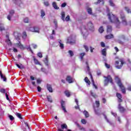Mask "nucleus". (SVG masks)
Masks as SVG:
<instances>
[{"mask_svg": "<svg viewBox=\"0 0 131 131\" xmlns=\"http://www.w3.org/2000/svg\"><path fill=\"white\" fill-rule=\"evenodd\" d=\"M34 62L36 65H41V64L39 63V61H38V60L36 59L35 58H34Z\"/></svg>", "mask_w": 131, "mask_h": 131, "instance_id": "nucleus-29", "label": "nucleus"}, {"mask_svg": "<svg viewBox=\"0 0 131 131\" xmlns=\"http://www.w3.org/2000/svg\"><path fill=\"white\" fill-rule=\"evenodd\" d=\"M61 128H59L58 129V131H64L63 130V129H67V128H68V126H67V124H62L61 125Z\"/></svg>", "mask_w": 131, "mask_h": 131, "instance_id": "nucleus-9", "label": "nucleus"}, {"mask_svg": "<svg viewBox=\"0 0 131 131\" xmlns=\"http://www.w3.org/2000/svg\"><path fill=\"white\" fill-rule=\"evenodd\" d=\"M105 79L104 80V85L105 86L108 85V83L110 82L112 84H113V81H112V78L111 76L108 75L107 77H104Z\"/></svg>", "mask_w": 131, "mask_h": 131, "instance_id": "nucleus-3", "label": "nucleus"}, {"mask_svg": "<svg viewBox=\"0 0 131 131\" xmlns=\"http://www.w3.org/2000/svg\"><path fill=\"white\" fill-rule=\"evenodd\" d=\"M105 66L106 68L109 69L110 68V64H107V63H105Z\"/></svg>", "mask_w": 131, "mask_h": 131, "instance_id": "nucleus-56", "label": "nucleus"}, {"mask_svg": "<svg viewBox=\"0 0 131 131\" xmlns=\"http://www.w3.org/2000/svg\"><path fill=\"white\" fill-rule=\"evenodd\" d=\"M118 108L120 112H121V113H123V112H124L125 111V108H124V107L122 106L121 104L120 103L119 104Z\"/></svg>", "mask_w": 131, "mask_h": 131, "instance_id": "nucleus-10", "label": "nucleus"}, {"mask_svg": "<svg viewBox=\"0 0 131 131\" xmlns=\"http://www.w3.org/2000/svg\"><path fill=\"white\" fill-rule=\"evenodd\" d=\"M101 3L102 5H104V0H98L97 2H96L95 5H98V4H100Z\"/></svg>", "mask_w": 131, "mask_h": 131, "instance_id": "nucleus-32", "label": "nucleus"}, {"mask_svg": "<svg viewBox=\"0 0 131 131\" xmlns=\"http://www.w3.org/2000/svg\"><path fill=\"white\" fill-rule=\"evenodd\" d=\"M46 16V13L43 10H41V18H43Z\"/></svg>", "mask_w": 131, "mask_h": 131, "instance_id": "nucleus-31", "label": "nucleus"}, {"mask_svg": "<svg viewBox=\"0 0 131 131\" xmlns=\"http://www.w3.org/2000/svg\"><path fill=\"white\" fill-rule=\"evenodd\" d=\"M101 46L102 48H105V43L104 42H101Z\"/></svg>", "mask_w": 131, "mask_h": 131, "instance_id": "nucleus-62", "label": "nucleus"}, {"mask_svg": "<svg viewBox=\"0 0 131 131\" xmlns=\"http://www.w3.org/2000/svg\"><path fill=\"white\" fill-rule=\"evenodd\" d=\"M6 37H7L8 39L6 40V42H7L9 46H12V42H11V40L9 39V36L7 35Z\"/></svg>", "mask_w": 131, "mask_h": 131, "instance_id": "nucleus-22", "label": "nucleus"}, {"mask_svg": "<svg viewBox=\"0 0 131 131\" xmlns=\"http://www.w3.org/2000/svg\"><path fill=\"white\" fill-rule=\"evenodd\" d=\"M82 34L83 35V37L84 39H85V38H86V36H88V35H89V32H88V30L85 28L83 27L82 30Z\"/></svg>", "mask_w": 131, "mask_h": 131, "instance_id": "nucleus-7", "label": "nucleus"}, {"mask_svg": "<svg viewBox=\"0 0 131 131\" xmlns=\"http://www.w3.org/2000/svg\"><path fill=\"white\" fill-rule=\"evenodd\" d=\"M96 104L97 107H99L100 106V101H96Z\"/></svg>", "mask_w": 131, "mask_h": 131, "instance_id": "nucleus-53", "label": "nucleus"}, {"mask_svg": "<svg viewBox=\"0 0 131 131\" xmlns=\"http://www.w3.org/2000/svg\"><path fill=\"white\" fill-rule=\"evenodd\" d=\"M99 32H100V33H103V32H104V28H103V26L100 27L99 29Z\"/></svg>", "mask_w": 131, "mask_h": 131, "instance_id": "nucleus-34", "label": "nucleus"}, {"mask_svg": "<svg viewBox=\"0 0 131 131\" xmlns=\"http://www.w3.org/2000/svg\"><path fill=\"white\" fill-rule=\"evenodd\" d=\"M112 32V27L111 26H108L107 27V33H111Z\"/></svg>", "mask_w": 131, "mask_h": 131, "instance_id": "nucleus-21", "label": "nucleus"}, {"mask_svg": "<svg viewBox=\"0 0 131 131\" xmlns=\"http://www.w3.org/2000/svg\"><path fill=\"white\" fill-rule=\"evenodd\" d=\"M110 5L111 6V7H115V4L113 3V1L112 0H110L109 1Z\"/></svg>", "mask_w": 131, "mask_h": 131, "instance_id": "nucleus-38", "label": "nucleus"}, {"mask_svg": "<svg viewBox=\"0 0 131 131\" xmlns=\"http://www.w3.org/2000/svg\"><path fill=\"white\" fill-rule=\"evenodd\" d=\"M115 79L118 84V85L120 88L121 89L122 93L123 94H125V88H124V86H123V84H122V83H121V81L120 80V79L118 78V77H115Z\"/></svg>", "mask_w": 131, "mask_h": 131, "instance_id": "nucleus-2", "label": "nucleus"}, {"mask_svg": "<svg viewBox=\"0 0 131 131\" xmlns=\"http://www.w3.org/2000/svg\"><path fill=\"white\" fill-rule=\"evenodd\" d=\"M120 62H121L120 66L116 65V68L117 69H121V68H122V66H123V64H124V63L123 62V61H122V60H121Z\"/></svg>", "mask_w": 131, "mask_h": 131, "instance_id": "nucleus-15", "label": "nucleus"}, {"mask_svg": "<svg viewBox=\"0 0 131 131\" xmlns=\"http://www.w3.org/2000/svg\"><path fill=\"white\" fill-rule=\"evenodd\" d=\"M66 5H67V4L66 3H62V4H61V8H65V7H66Z\"/></svg>", "mask_w": 131, "mask_h": 131, "instance_id": "nucleus-63", "label": "nucleus"}, {"mask_svg": "<svg viewBox=\"0 0 131 131\" xmlns=\"http://www.w3.org/2000/svg\"><path fill=\"white\" fill-rule=\"evenodd\" d=\"M107 51V49H104L101 51V54L102 56H104V57H106V55H107V52L106 51Z\"/></svg>", "mask_w": 131, "mask_h": 131, "instance_id": "nucleus-24", "label": "nucleus"}, {"mask_svg": "<svg viewBox=\"0 0 131 131\" xmlns=\"http://www.w3.org/2000/svg\"><path fill=\"white\" fill-rule=\"evenodd\" d=\"M28 51H30L31 52V53H33V51H32V50L31 49V47H30V46H29V47L27 48Z\"/></svg>", "mask_w": 131, "mask_h": 131, "instance_id": "nucleus-57", "label": "nucleus"}, {"mask_svg": "<svg viewBox=\"0 0 131 131\" xmlns=\"http://www.w3.org/2000/svg\"><path fill=\"white\" fill-rule=\"evenodd\" d=\"M87 28L88 29H89V30H91V31H94V30H95L94 25L93 24V23H92V22H89L87 24Z\"/></svg>", "mask_w": 131, "mask_h": 131, "instance_id": "nucleus-8", "label": "nucleus"}, {"mask_svg": "<svg viewBox=\"0 0 131 131\" xmlns=\"http://www.w3.org/2000/svg\"><path fill=\"white\" fill-rule=\"evenodd\" d=\"M47 89L50 93H53V88H52V85L47 84Z\"/></svg>", "mask_w": 131, "mask_h": 131, "instance_id": "nucleus-12", "label": "nucleus"}, {"mask_svg": "<svg viewBox=\"0 0 131 131\" xmlns=\"http://www.w3.org/2000/svg\"><path fill=\"white\" fill-rule=\"evenodd\" d=\"M43 5L45 7H49V6H50V3L48 1H45L43 2Z\"/></svg>", "mask_w": 131, "mask_h": 131, "instance_id": "nucleus-37", "label": "nucleus"}, {"mask_svg": "<svg viewBox=\"0 0 131 131\" xmlns=\"http://www.w3.org/2000/svg\"><path fill=\"white\" fill-rule=\"evenodd\" d=\"M66 80L68 81V82H69V83H72V82H73V81L72 80V77H71L70 76H68L67 77Z\"/></svg>", "mask_w": 131, "mask_h": 131, "instance_id": "nucleus-13", "label": "nucleus"}, {"mask_svg": "<svg viewBox=\"0 0 131 131\" xmlns=\"http://www.w3.org/2000/svg\"><path fill=\"white\" fill-rule=\"evenodd\" d=\"M54 23L55 27V29H57V28L58 27V22L57 21V20L54 19Z\"/></svg>", "mask_w": 131, "mask_h": 131, "instance_id": "nucleus-35", "label": "nucleus"}, {"mask_svg": "<svg viewBox=\"0 0 131 131\" xmlns=\"http://www.w3.org/2000/svg\"><path fill=\"white\" fill-rule=\"evenodd\" d=\"M43 61L45 65H46V66H49V59H48V55H46V58Z\"/></svg>", "mask_w": 131, "mask_h": 131, "instance_id": "nucleus-19", "label": "nucleus"}, {"mask_svg": "<svg viewBox=\"0 0 131 131\" xmlns=\"http://www.w3.org/2000/svg\"><path fill=\"white\" fill-rule=\"evenodd\" d=\"M86 10L88 14L90 15H93V12H92V9L91 8L88 7L87 8Z\"/></svg>", "mask_w": 131, "mask_h": 131, "instance_id": "nucleus-27", "label": "nucleus"}, {"mask_svg": "<svg viewBox=\"0 0 131 131\" xmlns=\"http://www.w3.org/2000/svg\"><path fill=\"white\" fill-rule=\"evenodd\" d=\"M69 55H70L71 57H73L74 56V54L73 53V52L71 50H69L68 52Z\"/></svg>", "mask_w": 131, "mask_h": 131, "instance_id": "nucleus-39", "label": "nucleus"}, {"mask_svg": "<svg viewBox=\"0 0 131 131\" xmlns=\"http://www.w3.org/2000/svg\"><path fill=\"white\" fill-rule=\"evenodd\" d=\"M83 114L85 116V117H86V118H88V117H89L90 115L89 114V112L86 111H84L83 112Z\"/></svg>", "mask_w": 131, "mask_h": 131, "instance_id": "nucleus-30", "label": "nucleus"}, {"mask_svg": "<svg viewBox=\"0 0 131 131\" xmlns=\"http://www.w3.org/2000/svg\"><path fill=\"white\" fill-rule=\"evenodd\" d=\"M59 46L61 49H64V44H63V43L59 44Z\"/></svg>", "mask_w": 131, "mask_h": 131, "instance_id": "nucleus-59", "label": "nucleus"}, {"mask_svg": "<svg viewBox=\"0 0 131 131\" xmlns=\"http://www.w3.org/2000/svg\"><path fill=\"white\" fill-rule=\"evenodd\" d=\"M24 21L25 22V23H28V22L29 21V19H28V17L25 18L24 19Z\"/></svg>", "mask_w": 131, "mask_h": 131, "instance_id": "nucleus-44", "label": "nucleus"}, {"mask_svg": "<svg viewBox=\"0 0 131 131\" xmlns=\"http://www.w3.org/2000/svg\"><path fill=\"white\" fill-rule=\"evenodd\" d=\"M0 92L2 93V94H5V93H6V89H0Z\"/></svg>", "mask_w": 131, "mask_h": 131, "instance_id": "nucleus-45", "label": "nucleus"}, {"mask_svg": "<svg viewBox=\"0 0 131 131\" xmlns=\"http://www.w3.org/2000/svg\"><path fill=\"white\" fill-rule=\"evenodd\" d=\"M47 99L48 102H50V103H52V102H53L52 100V97L51 96H47Z\"/></svg>", "mask_w": 131, "mask_h": 131, "instance_id": "nucleus-41", "label": "nucleus"}, {"mask_svg": "<svg viewBox=\"0 0 131 131\" xmlns=\"http://www.w3.org/2000/svg\"><path fill=\"white\" fill-rule=\"evenodd\" d=\"M86 52H89V47L86 45L83 46Z\"/></svg>", "mask_w": 131, "mask_h": 131, "instance_id": "nucleus-50", "label": "nucleus"}, {"mask_svg": "<svg viewBox=\"0 0 131 131\" xmlns=\"http://www.w3.org/2000/svg\"><path fill=\"white\" fill-rule=\"evenodd\" d=\"M120 18L122 20V24L125 26L127 25V22H126V19H125V15L122 11L120 12Z\"/></svg>", "mask_w": 131, "mask_h": 131, "instance_id": "nucleus-4", "label": "nucleus"}, {"mask_svg": "<svg viewBox=\"0 0 131 131\" xmlns=\"http://www.w3.org/2000/svg\"><path fill=\"white\" fill-rule=\"evenodd\" d=\"M75 43V37L73 36H70L68 38L67 43H70V45H73Z\"/></svg>", "mask_w": 131, "mask_h": 131, "instance_id": "nucleus-5", "label": "nucleus"}, {"mask_svg": "<svg viewBox=\"0 0 131 131\" xmlns=\"http://www.w3.org/2000/svg\"><path fill=\"white\" fill-rule=\"evenodd\" d=\"M61 108L64 112L67 113V111L66 110V108H65V101H61Z\"/></svg>", "mask_w": 131, "mask_h": 131, "instance_id": "nucleus-11", "label": "nucleus"}, {"mask_svg": "<svg viewBox=\"0 0 131 131\" xmlns=\"http://www.w3.org/2000/svg\"><path fill=\"white\" fill-rule=\"evenodd\" d=\"M61 19L64 21H65V12H64V11L61 12Z\"/></svg>", "mask_w": 131, "mask_h": 131, "instance_id": "nucleus-28", "label": "nucleus"}, {"mask_svg": "<svg viewBox=\"0 0 131 131\" xmlns=\"http://www.w3.org/2000/svg\"><path fill=\"white\" fill-rule=\"evenodd\" d=\"M81 123L83 124H86V120L84 119H83L81 120Z\"/></svg>", "mask_w": 131, "mask_h": 131, "instance_id": "nucleus-47", "label": "nucleus"}, {"mask_svg": "<svg viewBox=\"0 0 131 131\" xmlns=\"http://www.w3.org/2000/svg\"><path fill=\"white\" fill-rule=\"evenodd\" d=\"M52 6L55 10H59V7L57 6V4L56 3V2H54L52 3Z\"/></svg>", "mask_w": 131, "mask_h": 131, "instance_id": "nucleus-25", "label": "nucleus"}, {"mask_svg": "<svg viewBox=\"0 0 131 131\" xmlns=\"http://www.w3.org/2000/svg\"><path fill=\"white\" fill-rule=\"evenodd\" d=\"M84 81L85 82H86L87 85H91V81H90V80H89V78H88L87 77H85L84 78Z\"/></svg>", "mask_w": 131, "mask_h": 131, "instance_id": "nucleus-17", "label": "nucleus"}, {"mask_svg": "<svg viewBox=\"0 0 131 131\" xmlns=\"http://www.w3.org/2000/svg\"><path fill=\"white\" fill-rule=\"evenodd\" d=\"M85 55V53H82L80 54V57L81 60H82V59H83V57H84Z\"/></svg>", "mask_w": 131, "mask_h": 131, "instance_id": "nucleus-43", "label": "nucleus"}, {"mask_svg": "<svg viewBox=\"0 0 131 131\" xmlns=\"http://www.w3.org/2000/svg\"><path fill=\"white\" fill-rule=\"evenodd\" d=\"M27 37V34H26V32H24L23 33V38L25 39Z\"/></svg>", "mask_w": 131, "mask_h": 131, "instance_id": "nucleus-36", "label": "nucleus"}, {"mask_svg": "<svg viewBox=\"0 0 131 131\" xmlns=\"http://www.w3.org/2000/svg\"><path fill=\"white\" fill-rule=\"evenodd\" d=\"M9 119H10V120L13 121V119H14V117H13V116L12 115H9Z\"/></svg>", "mask_w": 131, "mask_h": 131, "instance_id": "nucleus-58", "label": "nucleus"}, {"mask_svg": "<svg viewBox=\"0 0 131 131\" xmlns=\"http://www.w3.org/2000/svg\"><path fill=\"white\" fill-rule=\"evenodd\" d=\"M111 114L114 116V117H116L117 116V114L116 113H113V112H111Z\"/></svg>", "mask_w": 131, "mask_h": 131, "instance_id": "nucleus-60", "label": "nucleus"}, {"mask_svg": "<svg viewBox=\"0 0 131 131\" xmlns=\"http://www.w3.org/2000/svg\"><path fill=\"white\" fill-rule=\"evenodd\" d=\"M91 95L93 97V98H97V95H96L95 93H93V91H90Z\"/></svg>", "mask_w": 131, "mask_h": 131, "instance_id": "nucleus-40", "label": "nucleus"}, {"mask_svg": "<svg viewBox=\"0 0 131 131\" xmlns=\"http://www.w3.org/2000/svg\"><path fill=\"white\" fill-rule=\"evenodd\" d=\"M0 76L2 79H3L4 81H7V78H6V76L3 74V73H2V71H0Z\"/></svg>", "mask_w": 131, "mask_h": 131, "instance_id": "nucleus-16", "label": "nucleus"}, {"mask_svg": "<svg viewBox=\"0 0 131 131\" xmlns=\"http://www.w3.org/2000/svg\"><path fill=\"white\" fill-rule=\"evenodd\" d=\"M113 37H114V36H113V34H112L105 36L106 39H111V38H113Z\"/></svg>", "mask_w": 131, "mask_h": 131, "instance_id": "nucleus-23", "label": "nucleus"}, {"mask_svg": "<svg viewBox=\"0 0 131 131\" xmlns=\"http://www.w3.org/2000/svg\"><path fill=\"white\" fill-rule=\"evenodd\" d=\"M64 94H65L66 96H67V97H70V96L71 95V93L68 90L64 92Z\"/></svg>", "mask_w": 131, "mask_h": 131, "instance_id": "nucleus-26", "label": "nucleus"}, {"mask_svg": "<svg viewBox=\"0 0 131 131\" xmlns=\"http://www.w3.org/2000/svg\"><path fill=\"white\" fill-rule=\"evenodd\" d=\"M106 12L107 13V16L108 17V19L112 23H116L118 25L120 24V22L119 21V19H118V17L115 16V15L112 14V13H110V11L109 10V9H107Z\"/></svg>", "mask_w": 131, "mask_h": 131, "instance_id": "nucleus-1", "label": "nucleus"}, {"mask_svg": "<svg viewBox=\"0 0 131 131\" xmlns=\"http://www.w3.org/2000/svg\"><path fill=\"white\" fill-rule=\"evenodd\" d=\"M66 20L67 21H69L70 20V16H69V15H68L67 17H66V19H64V20Z\"/></svg>", "mask_w": 131, "mask_h": 131, "instance_id": "nucleus-52", "label": "nucleus"}, {"mask_svg": "<svg viewBox=\"0 0 131 131\" xmlns=\"http://www.w3.org/2000/svg\"><path fill=\"white\" fill-rule=\"evenodd\" d=\"M127 90H128V91H129L130 92H131V85H129L128 86Z\"/></svg>", "mask_w": 131, "mask_h": 131, "instance_id": "nucleus-64", "label": "nucleus"}, {"mask_svg": "<svg viewBox=\"0 0 131 131\" xmlns=\"http://www.w3.org/2000/svg\"><path fill=\"white\" fill-rule=\"evenodd\" d=\"M90 77L91 78L93 86L95 88V89H96V90H97L98 89V87L95 84V81H94V79L93 78V76L92 75V74H90Z\"/></svg>", "mask_w": 131, "mask_h": 131, "instance_id": "nucleus-14", "label": "nucleus"}, {"mask_svg": "<svg viewBox=\"0 0 131 131\" xmlns=\"http://www.w3.org/2000/svg\"><path fill=\"white\" fill-rule=\"evenodd\" d=\"M32 46L33 48V49H36L37 48V45H35V44H32Z\"/></svg>", "mask_w": 131, "mask_h": 131, "instance_id": "nucleus-61", "label": "nucleus"}, {"mask_svg": "<svg viewBox=\"0 0 131 131\" xmlns=\"http://www.w3.org/2000/svg\"><path fill=\"white\" fill-rule=\"evenodd\" d=\"M14 13H15V12L14 11V10H11L9 12V15H10V16H13V15H14Z\"/></svg>", "mask_w": 131, "mask_h": 131, "instance_id": "nucleus-48", "label": "nucleus"}, {"mask_svg": "<svg viewBox=\"0 0 131 131\" xmlns=\"http://www.w3.org/2000/svg\"><path fill=\"white\" fill-rule=\"evenodd\" d=\"M125 10L128 13H129L130 12V10H129V8H128V7H125Z\"/></svg>", "mask_w": 131, "mask_h": 131, "instance_id": "nucleus-49", "label": "nucleus"}, {"mask_svg": "<svg viewBox=\"0 0 131 131\" xmlns=\"http://www.w3.org/2000/svg\"><path fill=\"white\" fill-rule=\"evenodd\" d=\"M39 27L38 26L32 27L29 28V30L32 32H36L37 33H39Z\"/></svg>", "mask_w": 131, "mask_h": 131, "instance_id": "nucleus-6", "label": "nucleus"}, {"mask_svg": "<svg viewBox=\"0 0 131 131\" xmlns=\"http://www.w3.org/2000/svg\"><path fill=\"white\" fill-rule=\"evenodd\" d=\"M12 17H13L12 15H8V16H7V19H8V20H9V21H11V18H12Z\"/></svg>", "mask_w": 131, "mask_h": 131, "instance_id": "nucleus-54", "label": "nucleus"}, {"mask_svg": "<svg viewBox=\"0 0 131 131\" xmlns=\"http://www.w3.org/2000/svg\"><path fill=\"white\" fill-rule=\"evenodd\" d=\"M85 64L86 65L87 72H88L90 76H91V74H92V73H91V72H90V66H89V62L88 61H86Z\"/></svg>", "mask_w": 131, "mask_h": 131, "instance_id": "nucleus-18", "label": "nucleus"}, {"mask_svg": "<svg viewBox=\"0 0 131 131\" xmlns=\"http://www.w3.org/2000/svg\"><path fill=\"white\" fill-rule=\"evenodd\" d=\"M104 118L106 120L107 122H108V123H110V124H111V123L110 122V121H109V120H108V118H107V116L104 115Z\"/></svg>", "mask_w": 131, "mask_h": 131, "instance_id": "nucleus-55", "label": "nucleus"}, {"mask_svg": "<svg viewBox=\"0 0 131 131\" xmlns=\"http://www.w3.org/2000/svg\"><path fill=\"white\" fill-rule=\"evenodd\" d=\"M16 115L17 117L19 118V119H23V118H22V116H21V114H20L19 113H17L16 114Z\"/></svg>", "mask_w": 131, "mask_h": 131, "instance_id": "nucleus-33", "label": "nucleus"}, {"mask_svg": "<svg viewBox=\"0 0 131 131\" xmlns=\"http://www.w3.org/2000/svg\"><path fill=\"white\" fill-rule=\"evenodd\" d=\"M5 30V27H4V26L0 27V31H4Z\"/></svg>", "mask_w": 131, "mask_h": 131, "instance_id": "nucleus-51", "label": "nucleus"}, {"mask_svg": "<svg viewBox=\"0 0 131 131\" xmlns=\"http://www.w3.org/2000/svg\"><path fill=\"white\" fill-rule=\"evenodd\" d=\"M116 96L118 99H121V98H122V96H121V94H120V93H117L116 94Z\"/></svg>", "mask_w": 131, "mask_h": 131, "instance_id": "nucleus-42", "label": "nucleus"}, {"mask_svg": "<svg viewBox=\"0 0 131 131\" xmlns=\"http://www.w3.org/2000/svg\"><path fill=\"white\" fill-rule=\"evenodd\" d=\"M37 56L39 57V58H42V53H41V52H38Z\"/></svg>", "mask_w": 131, "mask_h": 131, "instance_id": "nucleus-46", "label": "nucleus"}, {"mask_svg": "<svg viewBox=\"0 0 131 131\" xmlns=\"http://www.w3.org/2000/svg\"><path fill=\"white\" fill-rule=\"evenodd\" d=\"M16 45L18 48H19V49H21V50H24V46H23V45L21 44L20 42H19V43H16Z\"/></svg>", "mask_w": 131, "mask_h": 131, "instance_id": "nucleus-20", "label": "nucleus"}]
</instances>
